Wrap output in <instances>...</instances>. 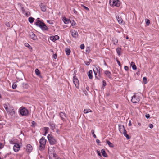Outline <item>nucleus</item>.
I'll return each mask as SVG.
<instances>
[{
	"label": "nucleus",
	"mask_w": 159,
	"mask_h": 159,
	"mask_svg": "<svg viewBox=\"0 0 159 159\" xmlns=\"http://www.w3.org/2000/svg\"><path fill=\"white\" fill-rule=\"evenodd\" d=\"M4 107L7 111L11 115L14 116L15 115V112L12 106H10L9 104H5L4 105Z\"/></svg>",
	"instance_id": "obj_1"
},
{
	"label": "nucleus",
	"mask_w": 159,
	"mask_h": 159,
	"mask_svg": "<svg viewBox=\"0 0 159 159\" xmlns=\"http://www.w3.org/2000/svg\"><path fill=\"white\" fill-rule=\"evenodd\" d=\"M46 141V140L44 137H43L39 140L40 145L39 147V149L40 151H42L44 149Z\"/></svg>",
	"instance_id": "obj_2"
},
{
	"label": "nucleus",
	"mask_w": 159,
	"mask_h": 159,
	"mask_svg": "<svg viewBox=\"0 0 159 159\" xmlns=\"http://www.w3.org/2000/svg\"><path fill=\"white\" fill-rule=\"evenodd\" d=\"M35 25L39 27L43 30H48V28L41 21L38 20L35 23Z\"/></svg>",
	"instance_id": "obj_3"
},
{
	"label": "nucleus",
	"mask_w": 159,
	"mask_h": 159,
	"mask_svg": "<svg viewBox=\"0 0 159 159\" xmlns=\"http://www.w3.org/2000/svg\"><path fill=\"white\" fill-rule=\"evenodd\" d=\"M140 97L136 93H134V95L132 97L131 102L134 103H136L139 102Z\"/></svg>",
	"instance_id": "obj_4"
},
{
	"label": "nucleus",
	"mask_w": 159,
	"mask_h": 159,
	"mask_svg": "<svg viewBox=\"0 0 159 159\" xmlns=\"http://www.w3.org/2000/svg\"><path fill=\"white\" fill-rule=\"evenodd\" d=\"M47 137L49 143L51 145H54L56 143V140L52 134H49Z\"/></svg>",
	"instance_id": "obj_5"
},
{
	"label": "nucleus",
	"mask_w": 159,
	"mask_h": 159,
	"mask_svg": "<svg viewBox=\"0 0 159 159\" xmlns=\"http://www.w3.org/2000/svg\"><path fill=\"white\" fill-rule=\"evenodd\" d=\"M109 4L112 6L119 7L120 6V2L119 0H110Z\"/></svg>",
	"instance_id": "obj_6"
},
{
	"label": "nucleus",
	"mask_w": 159,
	"mask_h": 159,
	"mask_svg": "<svg viewBox=\"0 0 159 159\" xmlns=\"http://www.w3.org/2000/svg\"><path fill=\"white\" fill-rule=\"evenodd\" d=\"M73 82L75 86L76 89H78L79 88V81L77 79V77L75 75L73 76Z\"/></svg>",
	"instance_id": "obj_7"
},
{
	"label": "nucleus",
	"mask_w": 159,
	"mask_h": 159,
	"mask_svg": "<svg viewBox=\"0 0 159 159\" xmlns=\"http://www.w3.org/2000/svg\"><path fill=\"white\" fill-rule=\"evenodd\" d=\"M21 115L23 116H26L28 114V110L25 107L22 108L20 110Z\"/></svg>",
	"instance_id": "obj_8"
},
{
	"label": "nucleus",
	"mask_w": 159,
	"mask_h": 159,
	"mask_svg": "<svg viewBox=\"0 0 159 159\" xmlns=\"http://www.w3.org/2000/svg\"><path fill=\"white\" fill-rule=\"evenodd\" d=\"M48 153L49 156V158L50 159H56L57 158V154L54 152L52 153H50V148H49L48 149Z\"/></svg>",
	"instance_id": "obj_9"
},
{
	"label": "nucleus",
	"mask_w": 159,
	"mask_h": 159,
	"mask_svg": "<svg viewBox=\"0 0 159 159\" xmlns=\"http://www.w3.org/2000/svg\"><path fill=\"white\" fill-rule=\"evenodd\" d=\"M16 75L17 79L19 80H22L24 77V75L21 72H17Z\"/></svg>",
	"instance_id": "obj_10"
},
{
	"label": "nucleus",
	"mask_w": 159,
	"mask_h": 159,
	"mask_svg": "<svg viewBox=\"0 0 159 159\" xmlns=\"http://www.w3.org/2000/svg\"><path fill=\"white\" fill-rule=\"evenodd\" d=\"M13 148L15 152H17L20 149V146L18 143H16L14 146Z\"/></svg>",
	"instance_id": "obj_11"
},
{
	"label": "nucleus",
	"mask_w": 159,
	"mask_h": 159,
	"mask_svg": "<svg viewBox=\"0 0 159 159\" xmlns=\"http://www.w3.org/2000/svg\"><path fill=\"white\" fill-rule=\"evenodd\" d=\"M30 37L34 40H36L37 39V36L33 32H31L29 34Z\"/></svg>",
	"instance_id": "obj_12"
},
{
	"label": "nucleus",
	"mask_w": 159,
	"mask_h": 159,
	"mask_svg": "<svg viewBox=\"0 0 159 159\" xmlns=\"http://www.w3.org/2000/svg\"><path fill=\"white\" fill-rule=\"evenodd\" d=\"M33 148L32 146L30 144H28L26 146V150L28 153H30L32 151Z\"/></svg>",
	"instance_id": "obj_13"
},
{
	"label": "nucleus",
	"mask_w": 159,
	"mask_h": 159,
	"mask_svg": "<svg viewBox=\"0 0 159 159\" xmlns=\"http://www.w3.org/2000/svg\"><path fill=\"white\" fill-rule=\"evenodd\" d=\"M96 70H97V73L94 70H93V71L95 73L96 77L98 79H99L100 78V76H99V75L100 74V71L99 70H98V68H96Z\"/></svg>",
	"instance_id": "obj_14"
},
{
	"label": "nucleus",
	"mask_w": 159,
	"mask_h": 159,
	"mask_svg": "<svg viewBox=\"0 0 159 159\" xmlns=\"http://www.w3.org/2000/svg\"><path fill=\"white\" fill-rule=\"evenodd\" d=\"M59 39V37L58 35L52 36L50 37V40L53 41V42H55L57 40Z\"/></svg>",
	"instance_id": "obj_15"
},
{
	"label": "nucleus",
	"mask_w": 159,
	"mask_h": 159,
	"mask_svg": "<svg viewBox=\"0 0 159 159\" xmlns=\"http://www.w3.org/2000/svg\"><path fill=\"white\" fill-rule=\"evenodd\" d=\"M71 33V35L73 37L76 38L78 37V33L76 31L74 30L72 31Z\"/></svg>",
	"instance_id": "obj_16"
},
{
	"label": "nucleus",
	"mask_w": 159,
	"mask_h": 159,
	"mask_svg": "<svg viewBox=\"0 0 159 159\" xmlns=\"http://www.w3.org/2000/svg\"><path fill=\"white\" fill-rule=\"evenodd\" d=\"M40 7L41 9V10L43 12H45L46 10V6L42 4L41 3L40 5Z\"/></svg>",
	"instance_id": "obj_17"
},
{
	"label": "nucleus",
	"mask_w": 159,
	"mask_h": 159,
	"mask_svg": "<svg viewBox=\"0 0 159 159\" xmlns=\"http://www.w3.org/2000/svg\"><path fill=\"white\" fill-rule=\"evenodd\" d=\"M104 73L109 78H111V73L109 71L106 70L105 71Z\"/></svg>",
	"instance_id": "obj_18"
},
{
	"label": "nucleus",
	"mask_w": 159,
	"mask_h": 159,
	"mask_svg": "<svg viewBox=\"0 0 159 159\" xmlns=\"http://www.w3.org/2000/svg\"><path fill=\"white\" fill-rule=\"evenodd\" d=\"M59 115L62 120H63L66 117V114L63 112H61Z\"/></svg>",
	"instance_id": "obj_19"
},
{
	"label": "nucleus",
	"mask_w": 159,
	"mask_h": 159,
	"mask_svg": "<svg viewBox=\"0 0 159 159\" xmlns=\"http://www.w3.org/2000/svg\"><path fill=\"white\" fill-rule=\"evenodd\" d=\"M123 134L126 137L127 139H129L130 138V137H129V135L127 134V132L126 131L125 129L123 130Z\"/></svg>",
	"instance_id": "obj_20"
},
{
	"label": "nucleus",
	"mask_w": 159,
	"mask_h": 159,
	"mask_svg": "<svg viewBox=\"0 0 159 159\" xmlns=\"http://www.w3.org/2000/svg\"><path fill=\"white\" fill-rule=\"evenodd\" d=\"M116 18L118 23L120 24H122L123 22V20L120 17H119V16H117Z\"/></svg>",
	"instance_id": "obj_21"
},
{
	"label": "nucleus",
	"mask_w": 159,
	"mask_h": 159,
	"mask_svg": "<svg viewBox=\"0 0 159 159\" xmlns=\"http://www.w3.org/2000/svg\"><path fill=\"white\" fill-rule=\"evenodd\" d=\"M49 126H50L51 129L52 130L54 129L55 128V126L54 124L51 122H49L48 123Z\"/></svg>",
	"instance_id": "obj_22"
},
{
	"label": "nucleus",
	"mask_w": 159,
	"mask_h": 159,
	"mask_svg": "<svg viewBox=\"0 0 159 159\" xmlns=\"http://www.w3.org/2000/svg\"><path fill=\"white\" fill-rule=\"evenodd\" d=\"M63 21L66 24H67L71 22L70 20V19L66 18L65 17L63 18Z\"/></svg>",
	"instance_id": "obj_23"
},
{
	"label": "nucleus",
	"mask_w": 159,
	"mask_h": 159,
	"mask_svg": "<svg viewBox=\"0 0 159 159\" xmlns=\"http://www.w3.org/2000/svg\"><path fill=\"white\" fill-rule=\"evenodd\" d=\"M101 152L103 155V156L105 157H107V154L105 152V150L103 149H102L101 151Z\"/></svg>",
	"instance_id": "obj_24"
},
{
	"label": "nucleus",
	"mask_w": 159,
	"mask_h": 159,
	"mask_svg": "<svg viewBox=\"0 0 159 159\" xmlns=\"http://www.w3.org/2000/svg\"><path fill=\"white\" fill-rule=\"evenodd\" d=\"M119 131L120 132L122 133V131H123V130L125 129L124 126L121 125H119Z\"/></svg>",
	"instance_id": "obj_25"
},
{
	"label": "nucleus",
	"mask_w": 159,
	"mask_h": 159,
	"mask_svg": "<svg viewBox=\"0 0 159 159\" xmlns=\"http://www.w3.org/2000/svg\"><path fill=\"white\" fill-rule=\"evenodd\" d=\"M92 71L91 70H90L88 73V75L90 79H92L93 76L92 75Z\"/></svg>",
	"instance_id": "obj_26"
},
{
	"label": "nucleus",
	"mask_w": 159,
	"mask_h": 159,
	"mask_svg": "<svg viewBox=\"0 0 159 159\" xmlns=\"http://www.w3.org/2000/svg\"><path fill=\"white\" fill-rule=\"evenodd\" d=\"M130 65L132 67V69L133 70L136 69V68H137L136 66L135 65V63L134 62H132L131 63Z\"/></svg>",
	"instance_id": "obj_27"
},
{
	"label": "nucleus",
	"mask_w": 159,
	"mask_h": 159,
	"mask_svg": "<svg viewBox=\"0 0 159 159\" xmlns=\"http://www.w3.org/2000/svg\"><path fill=\"white\" fill-rule=\"evenodd\" d=\"M107 143L111 148L114 147V145L113 144L111 143L109 140H107Z\"/></svg>",
	"instance_id": "obj_28"
},
{
	"label": "nucleus",
	"mask_w": 159,
	"mask_h": 159,
	"mask_svg": "<svg viewBox=\"0 0 159 159\" xmlns=\"http://www.w3.org/2000/svg\"><path fill=\"white\" fill-rule=\"evenodd\" d=\"M23 87L24 89H27L29 88V86L28 84L26 83H23Z\"/></svg>",
	"instance_id": "obj_29"
},
{
	"label": "nucleus",
	"mask_w": 159,
	"mask_h": 159,
	"mask_svg": "<svg viewBox=\"0 0 159 159\" xmlns=\"http://www.w3.org/2000/svg\"><path fill=\"white\" fill-rule=\"evenodd\" d=\"M66 53L67 55H70V50L68 48H66L65 50Z\"/></svg>",
	"instance_id": "obj_30"
},
{
	"label": "nucleus",
	"mask_w": 159,
	"mask_h": 159,
	"mask_svg": "<svg viewBox=\"0 0 159 159\" xmlns=\"http://www.w3.org/2000/svg\"><path fill=\"white\" fill-rule=\"evenodd\" d=\"M49 128L47 127H45L44 128V130H45V133L44 134V135L45 136L47 134L48 132Z\"/></svg>",
	"instance_id": "obj_31"
},
{
	"label": "nucleus",
	"mask_w": 159,
	"mask_h": 159,
	"mask_svg": "<svg viewBox=\"0 0 159 159\" xmlns=\"http://www.w3.org/2000/svg\"><path fill=\"white\" fill-rule=\"evenodd\" d=\"M121 48H118L116 49V51L119 56H120L121 54Z\"/></svg>",
	"instance_id": "obj_32"
},
{
	"label": "nucleus",
	"mask_w": 159,
	"mask_h": 159,
	"mask_svg": "<svg viewBox=\"0 0 159 159\" xmlns=\"http://www.w3.org/2000/svg\"><path fill=\"white\" fill-rule=\"evenodd\" d=\"M92 111L89 109H85L84 111V113L86 114L89 112H91Z\"/></svg>",
	"instance_id": "obj_33"
},
{
	"label": "nucleus",
	"mask_w": 159,
	"mask_h": 159,
	"mask_svg": "<svg viewBox=\"0 0 159 159\" xmlns=\"http://www.w3.org/2000/svg\"><path fill=\"white\" fill-rule=\"evenodd\" d=\"M112 41L114 44H116L118 42V40L115 38H113Z\"/></svg>",
	"instance_id": "obj_34"
},
{
	"label": "nucleus",
	"mask_w": 159,
	"mask_h": 159,
	"mask_svg": "<svg viewBox=\"0 0 159 159\" xmlns=\"http://www.w3.org/2000/svg\"><path fill=\"white\" fill-rule=\"evenodd\" d=\"M30 23H33L34 20V19L33 17H30L28 19Z\"/></svg>",
	"instance_id": "obj_35"
},
{
	"label": "nucleus",
	"mask_w": 159,
	"mask_h": 159,
	"mask_svg": "<svg viewBox=\"0 0 159 159\" xmlns=\"http://www.w3.org/2000/svg\"><path fill=\"white\" fill-rule=\"evenodd\" d=\"M35 72L37 75L38 76H39L40 73L39 70L38 69H35Z\"/></svg>",
	"instance_id": "obj_36"
},
{
	"label": "nucleus",
	"mask_w": 159,
	"mask_h": 159,
	"mask_svg": "<svg viewBox=\"0 0 159 159\" xmlns=\"http://www.w3.org/2000/svg\"><path fill=\"white\" fill-rule=\"evenodd\" d=\"M25 45L26 47H28L29 49L32 50V48L31 46L28 43H25Z\"/></svg>",
	"instance_id": "obj_37"
},
{
	"label": "nucleus",
	"mask_w": 159,
	"mask_h": 159,
	"mask_svg": "<svg viewBox=\"0 0 159 159\" xmlns=\"http://www.w3.org/2000/svg\"><path fill=\"white\" fill-rule=\"evenodd\" d=\"M9 141H10V143L11 144H14V145H15V144L16 143V142L14 140L11 139V140H10Z\"/></svg>",
	"instance_id": "obj_38"
},
{
	"label": "nucleus",
	"mask_w": 159,
	"mask_h": 159,
	"mask_svg": "<svg viewBox=\"0 0 159 159\" xmlns=\"http://www.w3.org/2000/svg\"><path fill=\"white\" fill-rule=\"evenodd\" d=\"M17 87V85L16 83H14L12 85V87L13 89H16Z\"/></svg>",
	"instance_id": "obj_39"
},
{
	"label": "nucleus",
	"mask_w": 159,
	"mask_h": 159,
	"mask_svg": "<svg viewBox=\"0 0 159 159\" xmlns=\"http://www.w3.org/2000/svg\"><path fill=\"white\" fill-rule=\"evenodd\" d=\"M91 133L93 135V136L94 138H97L96 135H95L94 133V131L93 130H92L91 131Z\"/></svg>",
	"instance_id": "obj_40"
},
{
	"label": "nucleus",
	"mask_w": 159,
	"mask_h": 159,
	"mask_svg": "<svg viewBox=\"0 0 159 159\" xmlns=\"http://www.w3.org/2000/svg\"><path fill=\"white\" fill-rule=\"evenodd\" d=\"M146 24L147 25H148L150 23V21L148 19H146Z\"/></svg>",
	"instance_id": "obj_41"
},
{
	"label": "nucleus",
	"mask_w": 159,
	"mask_h": 159,
	"mask_svg": "<svg viewBox=\"0 0 159 159\" xmlns=\"http://www.w3.org/2000/svg\"><path fill=\"white\" fill-rule=\"evenodd\" d=\"M80 48L81 49H84V44H81V45L80 46Z\"/></svg>",
	"instance_id": "obj_42"
},
{
	"label": "nucleus",
	"mask_w": 159,
	"mask_h": 159,
	"mask_svg": "<svg viewBox=\"0 0 159 159\" xmlns=\"http://www.w3.org/2000/svg\"><path fill=\"white\" fill-rule=\"evenodd\" d=\"M76 23L73 20V22L71 23V25L72 26H75L76 25Z\"/></svg>",
	"instance_id": "obj_43"
},
{
	"label": "nucleus",
	"mask_w": 159,
	"mask_h": 159,
	"mask_svg": "<svg viewBox=\"0 0 159 159\" xmlns=\"http://www.w3.org/2000/svg\"><path fill=\"white\" fill-rule=\"evenodd\" d=\"M25 15L27 16H29L30 15V12H27L25 13Z\"/></svg>",
	"instance_id": "obj_44"
},
{
	"label": "nucleus",
	"mask_w": 159,
	"mask_h": 159,
	"mask_svg": "<svg viewBox=\"0 0 159 159\" xmlns=\"http://www.w3.org/2000/svg\"><path fill=\"white\" fill-rule=\"evenodd\" d=\"M6 25L8 27H10V25L9 22H6Z\"/></svg>",
	"instance_id": "obj_45"
},
{
	"label": "nucleus",
	"mask_w": 159,
	"mask_h": 159,
	"mask_svg": "<svg viewBox=\"0 0 159 159\" xmlns=\"http://www.w3.org/2000/svg\"><path fill=\"white\" fill-rule=\"evenodd\" d=\"M143 82L145 83V84L146 83V81H147V78L145 77H144L143 78Z\"/></svg>",
	"instance_id": "obj_46"
},
{
	"label": "nucleus",
	"mask_w": 159,
	"mask_h": 159,
	"mask_svg": "<svg viewBox=\"0 0 159 159\" xmlns=\"http://www.w3.org/2000/svg\"><path fill=\"white\" fill-rule=\"evenodd\" d=\"M97 154H98V155L99 156H100V157H101V153L100 152L98 151V150H97Z\"/></svg>",
	"instance_id": "obj_47"
},
{
	"label": "nucleus",
	"mask_w": 159,
	"mask_h": 159,
	"mask_svg": "<svg viewBox=\"0 0 159 159\" xmlns=\"http://www.w3.org/2000/svg\"><path fill=\"white\" fill-rule=\"evenodd\" d=\"M102 85L103 86H104L106 85V83L105 81H103L102 82Z\"/></svg>",
	"instance_id": "obj_48"
},
{
	"label": "nucleus",
	"mask_w": 159,
	"mask_h": 159,
	"mask_svg": "<svg viewBox=\"0 0 159 159\" xmlns=\"http://www.w3.org/2000/svg\"><path fill=\"white\" fill-rule=\"evenodd\" d=\"M116 61H117V63L118 64V65H119V66H121V65L120 63V62L119 61L118 59H117Z\"/></svg>",
	"instance_id": "obj_49"
},
{
	"label": "nucleus",
	"mask_w": 159,
	"mask_h": 159,
	"mask_svg": "<svg viewBox=\"0 0 159 159\" xmlns=\"http://www.w3.org/2000/svg\"><path fill=\"white\" fill-rule=\"evenodd\" d=\"M82 6H83L84 8L85 9H86V10H87V11H89V9L87 7H86V6H84L83 5Z\"/></svg>",
	"instance_id": "obj_50"
},
{
	"label": "nucleus",
	"mask_w": 159,
	"mask_h": 159,
	"mask_svg": "<svg viewBox=\"0 0 159 159\" xmlns=\"http://www.w3.org/2000/svg\"><path fill=\"white\" fill-rule=\"evenodd\" d=\"M124 68L125 70L127 71L129 70V67L127 66H125Z\"/></svg>",
	"instance_id": "obj_51"
},
{
	"label": "nucleus",
	"mask_w": 159,
	"mask_h": 159,
	"mask_svg": "<svg viewBox=\"0 0 159 159\" xmlns=\"http://www.w3.org/2000/svg\"><path fill=\"white\" fill-rule=\"evenodd\" d=\"M149 126L150 128L152 129L153 128V125L152 124H150L149 125Z\"/></svg>",
	"instance_id": "obj_52"
},
{
	"label": "nucleus",
	"mask_w": 159,
	"mask_h": 159,
	"mask_svg": "<svg viewBox=\"0 0 159 159\" xmlns=\"http://www.w3.org/2000/svg\"><path fill=\"white\" fill-rule=\"evenodd\" d=\"M145 116L147 119H148L150 117V115L149 114H148L146 115Z\"/></svg>",
	"instance_id": "obj_53"
},
{
	"label": "nucleus",
	"mask_w": 159,
	"mask_h": 159,
	"mask_svg": "<svg viewBox=\"0 0 159 159\" xmlns=\"http://www.w3.org/2000/svg\"><path fill=\"white\" fill-rule=\"evenodd\" d=\"M53 57L54 58V59H56L57 58V55L56 54H54L53 55Z\"/></svg>",
	"instance_id": "obj_54"
},
{
	"label": "nucleus",
	"mask_w": 159,
	"mask_h": 159,
	"mask_svg": "<svg viewBox=\"0 0 159 159\" xmlns=\"http://www.w3.org/2000/svg\"><path fill=\"white\" fill-rule=\"evenodd\" d=\"M96 142L98 143V144H99L100 143V141L98 139H96Z\"/></svg>",
	"instance_id": "obj_55"
},
{
	"label": "nucleus",
	"mask_w": 159,
	"mask_h": 159,
	"mask_svg": "<svg viewBox=\"0 0 159 159\" xmlns=\"http://www.w3.org/2000/svg\"><path fill=\"white\" fill-rule=\"evenodd\" d=\"M9 154H6L5 156H4V158H6L7 157H9Z\"/></svg>",
	"instance_id": "obj_56"
},
{
	"label": "nucleus",
	"mask_w": 159,
	"mask_h": 159,
	"mask_svg": "<svg viewBox=\"0 0 159 159\" xmlns=\"http://www.w3.org/2000/svg\"><path fill=\"white\" fill-rule=\"evenodd\" d=\"M73 12L75 14H76L77 13V11L75 9H74L73 10Z\"/></svg>",
	"instance_id": "obj_57"
},
{
	"label": "nucleus",
	"mask_w": 159,
	"mask_h": 159,
	"mask_svg": "<svg viewBox=\"0 0 159 159\" xmlns=\"http://www.w3.org/2000/svg\"><path fill=\"white\" fill-rule=\"evenodd\" d=\"M2 144L0 143V149H1L2 148Z\"/></svg>",
	"instance_id": "obj_58"
},
{
	"label": "nucleus",
	"mask_w": 159,
	"mask_h": 159,
	"mask_svg": "<svg viewBox=\"0 0 159 159\" xmlns=\"http://www.w3.org/2000/svg\"><path fill=\"white\" fill-rule=\"evenodd\" d=\"M90 63V62H89V61L88 62H87L85 63L88 66L89 65Z\"/></svg>",
	"instance_id": "obj_59"
},
{
	"label": "nucleus",
	"mask_w": 159,
	"mask_h": 159,
	"mask_svg": "<svg viewBox=\"0 0 159 159\" xmlns=\"http://www.w3.org/2000/svg\"><path fill=\"white\" fill-rule=\"evenodd\" d=\"M35 122L34 121H33L32 122V126H33L35 123Z\"/></svg>",
	"instance_id": "obj_60"
},
{
	"label": "nucleus",
	"mask_w": 159,
	"mask_h": 159,
	"mask_svg": "<svg viewBox=\"0 0 159 159\" xmlns=\"http://www.w3.org/2000/svg\"><path fill=\"white\" fill-rule=\"evenodd\" d=\"M92 61V60L91 59H89V62H90Z\"/></svg>",
	"instance_id": "obj_61"
},
{
	"label": "nucleus",
	"mask_w": 159,
	"mask_h": 159,
	"mask_svg": "<svg viewBox=\"0 0 159 159\" xmlns=\"http://www.w3.org/2000/svg\"><path fill=\"white\" fill-rule=\"evenodd\" d=\"M131 123H130V121L129 123V126H131Z\"/></svg>",
	"instance_id": "obj_62"
},
{
	"label": "nucleus",
	"mask_w": 159,
	"mask_h": 159,
	"mask_svg": "<svg viewBox=\"0 0 159 159\" xmlns=\"http://www.w3.org/2000/svg\"><path fill=\"white\" fill-rule=\"evenodd\" d=\"M138 125H139V126H140V125H141V123H138Z\"/></svg>",
	"instance_id": "obj_63"
},
{
	"label": "nucleus",
	"mask_w": 159,
	"mask_h": 159,
	"mask_svg": "<svg viewBox=\"0 0 159 159\" xmlns=\"http://www.w3.org/2000/svg\"><path fill=\"white\" fill-rule=\"evenodd\" d=\"M84 93L85 94V95H87V94L86 93H85V92H84Z\"/></svg>",
	"instance_id": "obj_64"
}]
</instances>
